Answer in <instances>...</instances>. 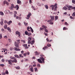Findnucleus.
Returning <instances> with one entry per match:
<instances>
[{
    "label": "nucleus",
    "instance_id": "f257e3e1",
    "mask_svg": "<svg viewBox=\"0 0 75 75\" xmlns=\"http://www.w3.org/2000/svg\"><path fill=\"white\" fill-rule=\"evenodd\" d=\"M40 56L41 57H40V59H38V61L39 63H40V64H42V62L43 64H44L45 63V59L44 58V55H40Z\"/></svg>",
    "mask_w": 75,
    "mask_h": 75
},
{
    "label": "nucleus",
    "instance_id": "f03ea898",
    "mask_svg": "<svg viewBox=\"0 0 75 75\" xmlns=\"http://www.w3.org/2000/svg\"><path fill=\"white\" fill-rule=\"evenodd\" d=\"M57 4H55L54 5H52L50 6V7L52 8V10H54V11H55V12H57V8H58V7L57 6Z\"/></svg>",
    "mask_w": 75,
    "mask_h": 75
},
{
    "label": "nucleus",
    "instance_id": "7ed1b4c3",
    "mask_svg": "<svg viewBox=\"0 0 75 75\" xmlns=\"http://www.w3.org/2000/svg\"><path fill=\"white\" fill-rule=\"evenodd\" d=\"M28 44H31V45H33V44H34V40H33L32 41V42L31 43V41L32 40L31 38H29L28 39Z\"/></svg>",
    "mask_w": 75,
    "mask_h": 75
},
{
    "label": "nucleus",
    "instance_id": "20e7f679",
    "mask_svg": "<svg viewBox=\"0 0 75 75\" xmlns=\"http://www.w3.org/2000/svg\"><path fill=\"white\" fill-rule=\"evenodd\" d=\"M66 6L67 7V10H71V9H72V6H70V5H66Z\"/></svg>",
    "mask_w": 75,
    "mask_h": 75
},
{
    "label": "nucleus",
    "instance_id": "39448f33",
    "mask_svg": "<svg viewBox=\"0 0 75 75\" xmlns=\"http://www.w3.org/2000/svg\"><path fill=\"white\" fill-rule=\"evenodd\" d=\"M31 13L30 12L28 13V14L27 15V17H25V18L26 19H27V20H28L29 18H30V16H31Z\"/></svg>",
    "mask_w": 75,
    "mask_h": 75
},
{
    "label": "nucleus",
    "instance_id": "423d86ee",
    "mask_svg": "<svg viewBox=\"0 0 75 75\" xmlns=\"http://www.w3.org/2000/svg\"><path fill=\"white\" fill-rule=\"evenodd\" d=\"M50 17L51 18V22L53 21V20H54V16H50Z\"/></svg>",
    "mask_w": 75,
    "mask_h": 75
},
{
    "label": "nucleus",
    "instance_id": "0eeeda50",
    "mask_svg": "<svg viewBox=\"0 0 75 75\" xmlns=\"http://www.w3.org/2000/svg\"><path fill=\"white\" fill-rule=\"evenodd\" d=\"M14 8V4H11V6L10 7V10H13V9Z\"/></svg>",
    "mask_w": 75,
    "mask_h": 75
},
{
    "label": "nucleus",
    "instance_id": "6e6552de",
    "mask_svg": "<svg viewBox=\"0 0 75 75\" xmlns=\"http://www.w3.org/2000/svg\"><path fill=\"white\" fill-rule=\"evenodd\" d=\"M16 34L18 35L19 36H20V32H19L18 31H17L16 32Z\"/></svg>",
    "mask_w": 75,
    "mask_h": 75
},
{
    "label": "nucleus",
    "instance_id": "1a4fd4ad",
    "mask_svg": "<svg viewBox=\"0 0 75 75\" xmlns=\"http://www.w3.org/2000/svg\"><path fill=\"white\" fill-rule=\"evenodd\" d=\"M15 45L16 47L17 48H19L18 43H17L16 42H15Z\"/></svg>",
    "mask_w": 75,
    "mask_h": 75
},
{
    "label": "nucleus",
    "instance_id": "9d476101",
    "mask_svg": "<svg viewBox=\"0 0 75 75\" xmlns=\"http://www.w3.org/2000/svg\"><path fill=\"white\" fill-rule=\"evenodd\" d=\"M3 21H4V20H3V19H1V21L0 22V24H1V25H3L4 24V23H3Z\"/></svg>",
    "mask_w": 75,
    "mask_h": 75
},
{
    "label": "nucleus",
    "instance_id": "9b49d317",
    "mask_svg": "<svg viewBox=\"0 0 75 75\" xmlns=\"http://www.w3.org/2000/svg\"><path fill=\"white\" fill-rule=\"evenodd\" d=\"M23 46L26 49H28V47L27 46V44L23 45Z\"/></svg>",
    "mask_w": 75,
    "mask_h": 75
},
{
    "label": "nucleus",
    "instance_id": "f8f14e48",
    "mask_svg": "<svg viewBox=\"0 0 75 75\" xmlns=\"http://www.w3.org/2000/svg\"><path fill=\"white\" fill-rule=\"evenodd\" d=\"M14 8H16V10H18V8H19V6H18V5H17L16 6H15Z\"/></svg>",
    "mask_w": 75,
    "mask_h": 75
},
{
    "label": "nucleus",
    "instance_id": "ddd939ff",
    "mask_svg": "<svg viewBox=\"0 0 75 75\" xmlns=\"http://www.w3.org/2000/svg\"><path fill=\"white\" fill-rule=\"evenodd\" d=\"M7 30L8 31H9L10 33H11V29L10 28V27H8L7 28Z\"/></svg>",
    "mask_w": 75,
    "mask_h": 75
},
{
    "label": "nucleus",
    "instance_id": "4468645a",
    "mask_svg": "<svg viewBox=\"0 0 75 75\" xmlns=\"http://www.w3.org/2000/svg\"><path fill=\"white\" fill-rule=\"evenodd\" d=\"M14 49L15 51H20L21 50L20 49H18L16 47H14Z\"/></svg>",
    "mask_w": 75,
    "mask_h": 75
},
{
    "label": "nucleus",
    "instance_id": "2eb2a0df",
    "mask_svg": "<svg viewBox=\"0 0 75 75\" xmlns=\"http://www.w3.org/2000/svg\"><path fill=\"white\" fill-rule=\"evenodd\" d=\"M7 23L8 25H10V24H11V23H12V21H9L7 22Z\"/></svg>",
    "mask_w": 75,
    "mask_h": 75
},
{
    "label": "nucleus",
    "instance_id": "dca6fc26",
    "mask_svg": "<svg viewBox=\"0 0 75 75\" xmlns=\"http://www.w3.org/2000/svg\"><path fill=\"white\" fill-rule=\"evenodd\" d=\"M30 69L31 72H34V69H33V66H32Z\"/></svg>",
    "mask_w": 75,
    "mask_h": 75
},
{
    "label": "nucleus",
    "instance_id": "f3484780",
    "mask_svg": "<svg viewBox=\"0 0 75 75\" xmlns=\"http://www.w3.org/2000/svg\"><path fill=\"white\" fill-rule=\"evenodd\" d=\"M18 4H21V2L20 0H18L17 1Z\"/></svg>",
    "mask_w": 75,
    "mask_h": 75
},
{
    "label": "nucleus",
    "instance_id": "a211bd4d",
    "mask_svg": "<svg viewBox=\"0 0 75 75\" xmlns=\"http://www.w3.org/2000/svg\"><path fill=\"white\" fill-rule=\"evenodd\" d=\"M42 27L43 28V29H46V28H47V26H45V25H42Z\"/></svg>",
    "mask_w": 75,
    "mask_h": 75
},
{
    "label": "nucleus",
    "instance_id": "6ab92c4d",
    "mask_svg": "<svg viewBox=\"0 0 75 75\" xmlns=\"http://www.w3.org/2000/svg\"><path fill=\"white\" fill-rule=\"evenodd\" d=\"M45 7L46 8V9H48V6L47 5H45Z\"/></svg>",
    "mask_w": 75,
    "mask_h": 75
},
{
    "label": "nucleus",
    "instance_id": "aec40b11",
    "mask_svg": "<svg viewBox=\"0 0 75 75\" xmlns=\"http://www.w3.org/2000/svg\"><path fill=\"white\" fill-rule=\"evenodd\" d=\"M6 13H7V14H10V11L8 10H6Z\"/></svg>",
    "mask_w": 75,
    "mask_h": 75
},
{
    "label": "nucleus",
    "instance_id": "412c9836",
    "mask_svg": "<svg viewBox=\"0 0 75 75\" xmlns=\"http://www.w3.org/2000/svg\"><path fill=\"white\" fill-rule=\"evenodd\" d=\"M55 21H56V20H58V16H55Z\"/></svg>",
    "mask_w": 75,
    "mask_h": 75
},
{
    "label": "nucleus",
    "instance_id": "4be33fe9",
    "mask_svg": "<svg viewBox=\"0 0 75 75\" xmlns=\"http://www.w3.org/2000/svg\"><path fill=\"white\" fill-rule=\"evenodd\" d=\"M8 64H10V65H11V64H12V63H11V59H10L8 61Z\"/></svg>",
    "mask_w": 75,
    "mask_h": 75
},
{
    "label": "nucleus",
    "instance_id": "5701e85b",
    "mask_svg": "<svg viewBox=\"0 0 75 75\" xmlns=\"http://www.w3.org/2000/svg\"><path fill=\"white\" fill-rule=\"evenodd\" d=\"M30 30H31L32 33H33V32H34V30H33V28H31V27H30Z\"/></svg>",
    "mask_w": 75,
    "mask_h": 75
},
{
    "label": "nucleus",
    "instance_id": "b1692460",
    "mask_svg": "<svg viewBox=\"0 0 75 75\" xmlns=\"http://www.w3.org/2000/svg\"><path fill=\"white\" fill-rule=\"evenodd\" d=\"M34 69L35 70V72H38V69H37V68H34Z\"/></svg>",
    "mask_w": 75,
    "mask_h": 75
},
{
    "label": "nucleus",
    "instance_id": "393cba45",
    "mask_svg": "<svg viewBox=\"0 0 75 75\" xmlns=\"http://www.w3.org/2000/svg\"><path fill=\"white\" fill-rule=\"evenodd\" d=\"M63 10H67V7H66V6H64L63 8Z\"/></svg>",
    "mask_w": 75,
    "mask_h": 75
},
{
    "label": "nucleus",
    "instance_id": "a878e982",
    "mask_svg": "<svg viewBox=\"0 0 75 75\" xmlns=\"http://www.w3.org/2000/svg\"><path fill=\"white\" fill-rule=\"evenodd\" d=\"M7 25L6 24L5 25H4V28L5 29H7Z\"/></svg>",
    "mask_w": 75,
    "mask_h": 75
},
{
    "label": "nucleus",
    "instance_id": "bb28decb",
    "mask_svg": "<svg viewBox=\"0 0 75 75\" xmlns=\"http://www.w3.org/2000/svg\"><path fill=\"white\" fill-rule=\"evenodd\" d=\"M15 68H16V69H20V67L19 66H18L17 67H15Z\"/></svg>",
    "mask_w": 75,
    "mask_h": 75
},
{
    "label": "nucleus",
    "instance_id": "cd10ccee",
    "mask_svg": "<svg viewBox=\"0 0 75 75\" xmlns=\"http://www.w3.org/2000/svg\"><path fill=\"white\" fill-rule=\"evenodd\" d=\"M14 56L16 58H20V57L17 54L15 55Z\"/></svg>",
    "mask_w": 75,
    "mask_h": 75
},
{
    "label": "nucleus",
    "instance_id": "c85d7f7f",
    "mask_svg": "<svg viewBox=\"0 0 75 75\" xmlns=\"http://www.w3.org/2000/svg\"><path fill=\"white\" fill-rule=\"evenodd\" d=\"M10 58L11 59H15V57H12V56H10Z\"/></svg>",
    "mask_w": 75,
    "mask_h": 75
},
{
    "label": "nucleus",
    "instance_id": "c756f323",
    "mask_svg": "<svg viewBox=\"0 0 75 75\" xmlns=\"http://www.w3.org/2000/svg\"><path fill=\"white\" fill-rule=\"evenodd\" d=\"M23 23L26 26H27V25H28V23H26L25 22H24Z\"/></svg>",
    "mask_w": 75,
    "mask_h": 75
},
{
    "label": "nucleus",
    "instance_id": "7c9ffc66",
    "mask_svg": "<svg viewBox=\"0 0 75 75\" xmlns=\"http://www.w3.org/2000/svg\"><path fill=\"white\" fill-rule=\"evenodd\" d=\"M0 13L1 16H4V13H3V12L1 11L0 12Z\"/></svg>",
    "mask_w": 75,
    "mask_h": 75
},
{
    "label": "nucleus",
    "instance_id": "2f4dec72",
    "mask_svg": "<svg viewBox=\"0 0 75 75\" xmlns=\"http://www.w3.org/2000/svg\"><path fill=\"white\" fill-rule=\"evenodd\" d=\"M13 59V62H14L15 63H17V60L16 59V58H15V59Z\"/></svg>",
    "mask_w": 75,
    "mask_h": 75
},
{
    "label": "nucleus",
    "instance_id": "473e14b6",
    "mask_svg": "<svg viewBox=\"0 0 75 75\" xmlns=\"http://www.w3.org/2000/svg\"><path fill=\"white\" fill-rule=\"evenodd\" d=\"M1 31L2 32V33H5V32H4V29H3V28H2L1 29Z\"/></svg>",
    "mask_w": 75,
    "mask_h": 75
},
{
    "label": "nucleus",
    "instance_id": "72a5a7b5",
    "mask_svg": "<svg viewBox=\"0 0 75 75\" xmlns=\"http://www.w3.org/2000/svg\"><path fill=\"white\" fill-rule=\"evenodd\" d=\"M35 54H35L36 55H39V54H38V52H37V51L35 52Z\"/></svg>",
    "mask_w": 75,
    "mask_h": 75
},
{
    "label": "nucleus",
    "instance_id": "f704fd0d",
    "mask_svg": "<svg viewBox=\"0 0 75 75\" xmlns=\"http://www.w3.org/2000/svg\"><path fill=\"white\" fill-rule=\"evenodd\" d=\"M21 42H23V44H24V43H25V40H21Z\"/></svg>",
    "mask_w": 75,
    "mask_h": 75
},
{
    "label": "nucleus",
    "instance_id": "c9c22d12",
    "mask_svg": "<svg viewBox=\"0 0 75 75\" xmlns=\"http://www.w3.org/2000/svg\"><path fill=\"white\" fill-rule=\"evenodd\" d=\"M43 30H44V28H40V31H41V30L42 31H43Z\"/></svg>",
    "mask_w": 75,
    "mask_h": 75
},
{
    "label": "nucleus",
    "instance_id": "e433bc0d",
    "mask_svg": "<svg viewBox=\"0 0 75 75\" xmlns=\"http://www.w3.org/2000/svg\"><path fill=\"white\" fill-rule=\"evenodd\" d=\"M5 74H8V70H6Z\"/></svg>",
    "mask_w": 75,
    "mask_h": 75
},
{
    "label": "nucleus",
    "instance_id": "4c0bfd02",
    "mask_svg": "<svg viewBox=\"0 0 75 75\" xmlns=\"http://www.w3.org/2000/svg\"><path fill=\"white\" fill-rule=\"evenodd\" d=\"M2 38V34L0 33V39H1Z\"/></svg>",
    "mask_w": 75,
    "mask_h": 75
},
{
    "label": "nucleus",
    "instance_id": "58836bf2",
    "mask_svg": "<svg viewBox=\"0 0 75 75\" xmlns=\"http://www.w3.org/2000/svg\"><path fill=\"white\" fill-rule=\"evenodd\" d=\"M64 24L66 25H67V26L69 25V24H68V23H67V22H65Z\"/></svg>",
    "mask_w": 75,
    "mask_h": 75
},
{
    "label": "nucleus",
    "instance_id": "ea45409f",
    "mask_svg": "<svg viewBox=\"0 0 75 75\" xmlns=\"http://www.w3.org/2000/svg\"><path fill=\"white\" fill-rule=\"evenodd\" d=\"M47 46L48 47H51V45H50L49 44H47Z\"/></svg>",
    "mask_w": 75,
    "mask_h": 75
},
{
    "label": "nucleus",
    "instance_id": "a19ab883",
    "mask_svg": "<svg viewBox=\"0 0 75 75\" xmlns=\"http://www.w3.org/2000/svg\"><path fill=\"white\" fill-rule=\"evenodd\" d=\"M37 5L38 6H41V5L39 3H37Z\"/></svg>",
    "mask_w": 75,
    "mask_h": 75
},
{
    "label": "nucleus",
    "instance_id": "79ce46f5",
    "mask_svg": "<svg viewBox=\"0 0 75 75\" xmlns=\"http://www.w3.org/2000/svg\"><path fill=\"white\" fill-rule=\"evenodd\" d=\"M44 30L45 31V32H46V33H48V30H47V29H45Z\"/></svg>",
    "mask_w": 75,
    "mask_h": 75
},
{
    "label": "nucleus",
    "instance_id": "37998d69",
    "mask_svg": "<svg viewBox=\"0 0 75 75\" xmlns=\"http://www.w3.org/2000/svg\"><path fill=\"white\" fill-rule=\"evenodd\" d=\"M31 35V33H28V36H30Z\"/></svg>",
    "mask_w": 75,
    "mask_h": 75
},
{
    "label": "nucleus",
    "instance_id": "c03bdc74",
    "mask_svg": "<svg viewBox=\"0 0 75 75\" xmlns=\"http://www.w3.org/2000/svg\"><path fill=\"white\" fill-rule=\"evenodd\" d=\"M72 3L73 4H75V0H72Z\"/></svg>",
    "mask_w": 75,
    "mask_h": 75
},
{
    "label": "nucleus",
    "instance_id": "a18cd8bd",
    "mask_svg": "<svg viewBox=\"0 0 75 75\" xmlns=\"http://www.w3.org/2000/svg\"><path fill=\"white\" fill-rule=\"evenodd\" d=\"M10 51H12L13 50V47H11L10 48Z\"/></svg>",
    "mask_w": 75,
    "mask_h": 75
},
{
    "label": "nucleus",
    "instance_id": "49530a36",
    "mask_svg": "<svg viewBox=\"0 0 75 75\" xmlns=\"http://www.w3.org/2000/svg\"><path fill=\"white\" fill-rule=\"evenodd\" d=\"M75 16V12H74L72 14V16L74 17Z\"/></svg>",
    "mask_w": 75,
    "mask_h": 75
},
{
    "label": "nucleus",
    "instance_id": "de8ad7c7",
    "mask_svg": "<svg viewBox=\"0 0 75 75\" xmlns=\"http://www.w3.org/2000/svg\"><path fill=\"white\" fill-rule=\"evenodd\" d=\"M25 33V34H26V35H28V32H27L26 31Z\"/></svg>",
    "mask_w": 75,
    "mask_h": 75
},
{
    "label": "nucleus",
    "instance_id": "09e8293b",
    "mask_svg": "<svg viewBox=\"0 0 75 75\" xmlns=\"http://www.w3.org/2000/svg\"><path fill=\"white\" fill-rule=\"evenodd\" d=\"M8 41H9V42H11V39H8Z\"/></svg>",
    "mask_w": 75,
    "mask_h": 75
},
{
    "label": "nucleus",
    "instance_id": "8fccbe9b",
    "mask_svg": "<svg viewBox=\"0 0 75 75\" xmlns=\"http://www.w3.org/2000/svg\"><path fill=\"white\" fill-rule=\"evenodd\" d=\"M2 50H4L5 51H7V49H5V48H3Z\"/></svg>",
    "mask_w": 75,
    "mask_h": 75
},
{
    "label": "nucleus",
    "instance_id": "3c124183",
    "mask_svg": "<svg viewBox=\"0 0 75 75\" xmlns=\"http://www.w3.org/2000/svg\"><path fill=\"white\" fill-rule=\"evenodd\" d=\"M6 3H7V1H4V4H6Z\"/></svg>",
    "mask_w": 75,
    "mask_h": 75
},
{
    "label": "nucleus",
    "instance_id": "603ef678",
    "mask_svg": "<svg viewBox=\"0 0 75 75\" xmlns=\"http://www.w3.org/2000/svg\"><path fill=\"white\" fill-rule=\"evenodd\" d=\"M32 8L33 9V10H36V9H35L34 7V6H32Z\"/></svg>",
    "mask_w": 75,
    "mask_h": 75
},
{
    "label": "nucleus",
    "instance_id": "864d4df0",
    "mask_svg": "<svg viewBox=\"0 0 75 75\" xmlns=\"http://www.w3.org/2000/svg\"><path fill=\"white\" fill-rule=\"evenodd\" d=\"M2 62H4L5 61V60H4V59H2L1 60Z\"/></svg>",
    "mask_w": 75,
    "mask_h": 75
},
{
    "label": "nucleus",
    "instance_id": "5fc2aeb1",
    "mask_svg": "<svg viewBox=\"0 0 75 75\" xmlns=\"http://www.w3.org/2000/svg\"><path fill=\"white\" fill-rule=\"evenodd\" d=\"M16 41L18 43H19L20 42V40H16Z\"/></svg>",
    "mask_w": 75,
    "mask_h": 75
},
{
    "label": "nucleus",
    "instance_id": "6e6d98bb",
    "mask_svg": "<svg viewBox=\"0 0 75 75\" xmlns=\"http://www.w3.org/2000/svg\"><path fill=\"white\" fill-rule=\"evenodd\" d=\"M0 66H1V67H4V64H0Z\"/></svg>",
    "mask_w": 75,
    "mask_h": 75
},
{
    "label": "nucleus",
    "instance_id": "4d7b16f0",
    "mask_svg": "<svg viewBox=\"0 0 75 75\" xmlns=\"http://www.w3.org/2000/svg\"><path fill=\"white\" fill-rule=\"evenodd\" d=\"M18 18H19V20H21L22 18H21V16H18Z\"/></svg>",
    "mask_w": 75,
    "mask_h": 75
},
{
    "label": "nucleus",
    "instance_id": "13d9d810",
    "mask_svg": "<svg viewBox=\"0 0 75 75\" xmlns=\"http://www.w3.org/2000/svg\"><path fill=\"white\" fill-rule=\"evenodd\" d=\"M37 67H40V64H37Z\"/></svg>",
    "mask_w": 75,
    "mask_h": 75
},
{
    "label": "nucleus",
    "instance_id": "bf43d9fd",
    "mask_svg": "<svg viewBox=\"0 0 75 75\" xmlns=\"http://www.w3.org/2000/svg\"><path fill=\"white\" fill-rule=\"evenodd\" d=\"M26 55H27V53H24L23 54V56H24V57H26Z\"/></svg>",
    "mask_w": 75,
    "mask_h": 75
},
{
    "label": "nucleus",
    "instance_id": "052dcab7",
    "mask_svg": "<svg viewBox=\"0 0 75 75\" xmlns=\"http://www.w3.org/2000/svg\"><path fill=\"white\" fill-rule=\"evenodd\" d=\"M49 24H51V25H52L54 24V23L53 22H50L49 23Z\"/></svg>",
    "mask_w": 75,
    "mask_h": 75
},
{
    "label": "nucleus",
    "instance_id": "680f3d73",
    "mask_svg": "<svg viewBox=\"0 0 75 75\" xmlns=\"http://www.w3.org/2000/svg\"><path fill=\"white\" fill-rule=\"evenodd\" d=\"M71 9H74V10H75V7H73L72 6V8H71Z\"/></svg>",
    "mask_w": 75,
    "mask_h": 75
},
{
    "label": "nucleus",
    "instance_id": "e2e57ef3",
    "mask_svg": "<svg viewBox=\"0 0 75 75\" xmlns=\"http://www.w3.org/2000/svg\"><path fill=\"white\" fill-rule=\"evenodd\" d=\"M21 53L22 54H24V51L22 50L21 51Z\"/></svg>",
    "mask_w": 75,
    "mask_h": 75
},
{
    "label": "nucleus",
    "instance_id": "0e129e2a",
    "mask_svg": "<svg viewBox=\"0 0 75 75\" xmlns=\"http://www.w3.org/2000/svg\"><path fill=\"white\" fill-rule=\"evenodd\" d=\"M28 61V59H25V61Z\"/></svg>",
    "mask_w": 75,
    "mask_h": 75
},
{
    "label": "nucleus",
    "instance_id": "69168bd1",
    "mask_svg": "<svg viewBox=\"0 0 75 75\" xmlns=\"http://www.w3.org/2000/svg\"><path fill=\"white\" fill-rule=\"evenodd\" d=\"M27 30H29L30 27H27Z\"/></svg>",
    "mask_w": 75,
    "mask_h": 75
},
{
    "label": "nucleus",
    "instance_id": "338daca9",
    "mask_svg": "<svg viewBox=\"0 0 75 75\" xmlns=\"http://www.w3.org/2000/svg\"><path fill=\"white\" fill-rule=\"evenodd\" d=\"M14 17H16V14H14Z\"/></svg>",
    "mask_w": 75,
    "mask_h": 75
},
{
    "label": "nucleus",
    "instance_id": "774afa93",
    "mask_svg": "<svg viewBox=\"0 0 75 75\" xmlns=\"http://www.w3.org/2000/svg\"><path fill=\"white\" fill-rule=\"evenodd\" d=\"M2 74L3 75H5L6 74V73L5 72H3L2 73Z\"/></svg>",
    "mask_w": 75,
    "mask_h": 75
}]
</instances>
